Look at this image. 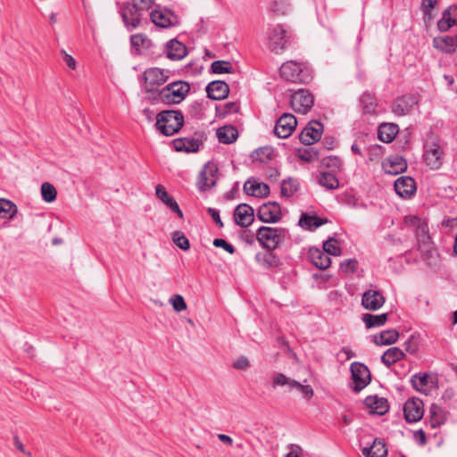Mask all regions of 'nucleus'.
<instances>
[{"instance_id": "1", "label": "nucleus", "mask_w": 457, "mask_h": 457, "mask_svg": "<svg viewBox=\"0 0 457 457\" xmlns=\"http://www.w3.org/2000/svg\"><path fill=\"white\" fill-rule=\"evenodd\" d=\"M404 223L414 228L418 250L421 253L422 259L428 261L434 257L436 250L429 235L428 222L416 215L404 217Z\"/></svg>"}, {"instance_id": "2", "label": "nucleus", "mask_w": 457, "mask_h": 457, "mask_svg": "<svg viewBox=\"0 0 457 457\" xmlns=\"http://www.w3.org/2000/svg\"><path fill=\"white\" fill-rule=\"evenodd\" d=\"M154 4V0H132L125 2L120 8V15L128 30L141 26L143 21L147 22V14Z\"/></svg>"}, {"instance_id": "3", "label": "nucleus", "mask_w": 457, "mask_h": 457, "mask_svg": "<svg viewBox=\"0 0 457 457\" xmlns=\"http://www.w3.org/2000/svg\"><path fill=\"white\" fill-rule=\"evenodd\" d=\"M185 123V117L179 110H163L157 113L154 127L160 134L170 137L179 132Z\"/></svg>"}, {"instance_id": "4", "label": "nucleus", "mask_w": 457, "mask_h": 457, "mask_svg": "<svg viewBox=\"0 0 457 457\" xmlns=\"http://www.w3.org/2000/svg\"><path fill=\"white\" fill-rule=\"evenodd\" d=\"M190 84L184 80H177L169 83L163 88L157 91L154 100H160L167 105L180 104L190 91Z\"/></svg>"}, {"instance_id": "5", "label": "nucleus", "mask_w": 457, "mask_h": 457, "mask_svg": "<svg viewBox=\"0 0 457 457\" xmlns=\"http://www.w3.org/2000/svg\"><path fill=\"white\" fill-rule=\"evenodd\" d=\"M282 79L292 83L307 84L312 79V71L305 64L295 61H287L279 68Z\"/></svg>"}, {"instance_id": "6", "label": "nucleus", "mask_w": 457, "mask_h": 457, "mask_svg": "<svg viewBox=\"0 0 457 457\" xmlns=\"http://www.w3.org/2000/svg\"><path fill=\"white\" fill-rule=\"evenodd\" d=\"M287 234V229L284 228L262 226L256 231V239L262 248L274 251L285 241Z\"/></svg>"}, {"instance_id": "7", "label": "nucleus", "mask_w": 457, "mask_h": 457, "mask_svg": "<svg viewBox=\"0 0 457 457\" xmlns=\"http://www.w3.org/2000/svg\"><path fill=\"white\" fill-rule=\"evenodd\" d=\"M445 151L436 137H429L424 144V162L430 169H439L444 161Z\"/></svg>"}, {"instance_id": "8", "label": "nucleus", "mask_w": 457, "mask_h": 457, "mask_svg": "<svg viewBox=\"0 0 457 457\" xmlns=\"http://www.w3.org/2000/svg\"><path fill=\"white\" fill-rule=\"evenodd\" d=\"M291 32L287 30L283 25L277 24L270 29L268 46L271 52L282 53L291 42Z\"/></svg>"}, {"instance_id": "9", "label": "nucleus", "mask_w": 457, "mask_h": 457, "mask_svg": "<svg viewBox=\"0 0 457 457\" xmlns=\"http://www.w3.org/2000/svg\"><path fill=\"white\" fill-rule=\"evenodd\" d=\"M170 78V71L162 70L157 67L148 68L143 73V79L149 87L145 91L152 94H156L157 87L163 85Z\"/></svg>"}, {"instance_id": "10", "label": "nucleus", "mask_w": 457, "mask_h": 457, "mask_svg": "<svg viewBox=\"0 0 457 457\" xmlns=\"http://www.w3.org/2000/svg\"><path fill=\"white\" fill-rule=\"evenodd\" d=\"M313 104L314 96L308 89L299 88L291 95L290 105L298 113H307Z\"/></svg>"}, {"instance_id": "11", "label": "nucleus", "mask_w": 457, "mask_h": 457, "mask_svg": "<svg viewBox=\"0 0 457 457\" xmlns=\"http://www.w3.org/2000/svg\"><path fill=\"white\" fill-rule=\"evenodd\" d=\"M353 381V390L355 393L361 392L371 381V374L368 367L361 362L354 361L350 367Z\"/></svg>"}, {"instance_id": "12", "label": "nucleus", "mask_w": 457, "mask_h": 457, "mask_svg": "<svg viewBox=\"0 0 457 457\" xmlns=\"http://www.w3.org/2000/svg\"><path fill=\"white\" fill-rule=\"evenodd\" d=\"M218 170L214 162H208L204 164L197 178L196 186L199 191L205 192L216 185Z\"/></svg>"}, {"instance_id": "13", "label": "nucleus", "mask_w": 457, "mask_h": 457, "mask_svg": "<svg viewBox=\"0 0 457 457\" xmlns=\"http://www.w3.org/2000/svg\"><path fill=\"white\" fill-rule=\"evenodd\" d=\"M418 104L419 96L417 95H403L393 101L391 111L397 116H405L409 114Z\"/></svg>"}, {"instance_id": "14", "label": "nucleus", "mask_w": 457, "mask_h": 457, "mask_svg": "<svg viewBox=\"0 0 457 457\" xmlns=\"http://www.w3.org/2000/svg\"><path fill=\"white\" fill-rule=\"evenodd\" d=\"M281 217V206L277 202L264 203L257 210L258 220L264 223H276Z\"/></svg>"}, {"instance_id": "15", "label": "nucleus", "mask_w": 457, "mask_h": 457, "mask_svg": "<svg viewBox=\"0 0 457 457\" xmlns=\"http://www.w3.org/2000/svg\"><path fill=\"white\" fill-rule=\"evenodd\" d=\"M424 415L423 401L418 397L408 399L403 404V416L408 423L420 421Z\"/></svg>"}, {"instance_id": "16", "label": "nucleus", "mask_w": 457, "mask_h": 457, "mask_svg": "<svg viewBox=\"0 0 457 457\" xmlns=\"http://www.w3.org/2000/svg\"><path fill=\"white\" fill-rule=\"evenodd\" d=\"M296 118L292 113H283L276 121L274 134L279 138H287L295 130Z\"/></svg>"}, {"instance_id": "17", "label": "nucleus", "mask_w": 457, "mask_h": 457, "mask_svg": "<svg viewBox=\"0 0 457 457\" xmlns=\"http://www.w3.org/2000/svg\"><path fill=\"white\" fill-rule=\"evenodd\" d=\"M323 128V124L319 120H312L309 121L299 135L301 143L305 145H312L318 142L321 137Z\"/></svg>"}, {"instance_id": "18", "label": "nucleus", "mask_w": 457, "mask_h": 457, "mask_svg": "<svg viewBox=\"0 0 457 457\" xmlns=\"http://www.w3.org/2000/svg\"><path fill=\"white\" fill-rule=\"evenodd\" d=\"M198 137H178L172 140V146L176 152L196 153L204 145L203 134L195 133Z\"/></svg>"}, {"instance_id": "19", "label": "nucleus", "mask_w": 457, "mask_h": 457, "mask_svg": "<svg viewBox=\"0 0 457 457\" xmlns=\"http://www.w3.org/2000/svg\"><path fill=\"white\" fill-rule=\"evenodd\" d=\"M386 303V297L383 293L375 289L366 290L361 296V305L369 311H377Z\"/></svg>"}, {"instance_id": "20", "label": "nucleus", "mask_w": 457, "mask_h": 457, "mask_svg": "<svg viewBox=\"0 0 457 457\" xmlns=\"http://www.w3.org/2000/svg\"><path fill=\"white\" fill-rule=\"evenodd\" d=\"M233 217L237 225L246 228L254 220V210L247 204H239L234 210Z\"/></svg>"}, {"instance_id": "21", "label": "nucleus", "mask_w": 457, "mask_h": 457, "mask_svg": "<svg viewBox=\"0 0 457 457\" xmlns=\"http://www.w3.org/2000/svg\"><path fill=\"white\" fill-rule=\"evenodd\" d=\"M395 193L402 198H409L416 192V182L409 176L398 178L394 184Z\"/></svg>"}, {"instance_id": "22", "label": "nucleus", "mask_w": 457, "mask_h": 457, "mask_svg": "<svg viewBox=\"0 0 457 457\" xmlns=\"http://www.w3.org/2000/svg\"><path fill=\"white\" fill-rule=\"evenodd\" d=\"M410 382L414 390L427 395L428 387L436 384L437 378H433L428 372H419L411 376Z\"/></svg>"}, {"instance_id": "23", "label": "nucleus", "mask_w": 457, "mask_h": 457, "mask_svg": "<svg viewBox=\"0 0 457 457\" xmlns=\"http://www.w3.org/2000/svg\"><path fill=\"white\" fill-rule=\"evenodd\" d=\"M207 97L212 100H223L228 96L229 87L223 80H213L206 86Z\"/></svg>"}, {"instance_id": "24", "label": "nucleus", "mask_w": 457, "mask_h": 457, "mask_svg": "<svg viewBox=\"0 0 457 457\" xmlns=\"http://www.w3.org/2000/svg\"><path fill=\"white\" fill-rule=\"evenodd\" d=\"M364 404L372 414L382 416L389 411V403L385 397L369 395L364 399Z\"/></svg>"}, {"instance_id": "25", "label": "nucleus", "mask_w": 457, "mask_h": 457, "mask_svg": "<svg viewBox=\"0 0 457 457\" xmlns=\"http://www.w3.org/2000/svg\"><path fill=\"white\" fill-rule=\"evenodd\" d=\"M449 412L437 403H432L429 407L428 424L432 428L444 425L448 419Z\"/></svg>"}, {"instance_id": "26", "label": "nucleus", "mask_w": 457, "mask_h": 457, "mask_svg": "<svg viewBox=\"0 0 457 457\" xmlns=\"http://www.w3.org/2000/svg\"><path fill=\"white\" fill-rule=\"evenodd\" d=\"M308 259L316 268L325 270L331 265V258L318 247L312 246L309 248Z\"/></svg>"}, {"instance_id": "27", "label": "nucleus", "mask_w": 457, "mask_h": 457, "mask_svg": "<svg viewBox=\"0 0 457 457\" xmlns=\"http://www.w3.org/2000/svg\"><path fill=\"white\" fill-rule=\"evenodd\" d=\"M165 53L171 61H179L187 54V46L177 38H172L165 44Z\"/></svg>"}, {"instance_id": "28", "label": "nucleus", "mask_w": 457, "mask_h": 457, "mask_svg": "<svg viewBox=\"0 0 457 457\" xmlns=\"http://www.w3.org/2000/svg\"><path fill=\"white\" fill-rule=\"evenodd\" d=\"M385 171L391 175H397L406 170V160L400 155H391L387 158V162L383 164Z\"/></svg>"}, {"instance_id": "29", "label": "nucleus", "mask_w": 457, "mask_h": 457, "mask_svg": "<svg viewBox=\"0 0 457 457\" xmlns=\"http://www.w3.org/2000/svg\"><path fill=\"white\" fill-rule=\"evenodd\" d=\"M328 222V220L327 218H320L318 215H310L307 212H303L298 225L303 229L313 231Z\"/></svg>"}, {"instance_id": "30", "label": "nucleus", "mask_w": 457, "mask_h": 457, "mask_svg": "<svg viewBox=\"0 0 457 457\" xmlns=\"http://www.w3.org/2000/svg\"><path fill=\"white\" fill-rule=\"evenodd\" d=\"M155 195L163 204H165L172 212L178 214L179 218H183V212L180 210L176 200L169 195L165 187L162 185H157L155 188Z\"/></svg>"}, {"instance_id": "31", "label": "nucleus", "mask_w": 457, "mask_h": 457, "mask_svg": "<svg viewBox=\"0 0 457 457\" xmlns=\"http://www.w3.org/2000/svg\"><path fill=\"white\" fill-rule=\"evenodd\" d=\"M433 46L441 52L453 54L457 49V37H437L433 39Z\"/></svg>"}, {"instance_id": "32", "label": "nucleus", "mask_w": 457, "mask_h": 457, "mask_svg": "<svg viewBox=\"0 0 457 457\" xmlns=\"http://www.w3.org/2000/svg\"><path fill=\"white\" fill-rule=\"evenodd\" d=\"M244 192L254 197L265 198L270 195V187L265 183L253 182L248 179L244 184Z\"/></svg>"}, {"instance_id": "33", "label": "nucleus", "mask_w": 457, "mask_h": 457, "mask_svg": "<svg viewBox=\"0 0 457 457\" xmlns=\"http://www.w3.org/2000/svg\"><path fill=\"white\" fill-rule=\"evenodd\" d=\"M361 453L365 457H386L388 451L385 441L376 438L371 445L363 447Z\"/></svg>"}, {"instance_id": "34", "label": "nucleus", "mask_w": 457, "mask_h": 457, "mask_svg": "<svg viewBox=\"0 0 457 457\" xmlns=\"http://www.w3.org/2000/svg\"><path fill=\"white\" fill-rule=\"evenodd\" d=\"M399 132V127L395 123H382L378 129V137L384 143H391Z\"/></svg>"}, {"instance_id": "35", "label": "nucleus", "mask_w": 457, "mask_h": 457, "mask_svg": "<svg viewBox=\"0 0 457 457\" xmlns=\"http://www.w3.org/2000/svg\"><path fill=\"white\" fill-rule=\"evenodd\" d=\"M255 261L266 269L278 268L282 264L279 257L273 251L256 253Z\"/></svg>"}, {"instance_id": "36", "label": "nucleus", "mask_w": 457, "mask_h": 457, "mask_svg": "<svg viewBox=\"0 0 457 457\" xmlns=\"http://www.w3.org/2000/svg\"><path fill=\"white\" fill-rule=\"evenodd\" d=\"M216 135L220 143L229 145L237 140L238 130L233 125H225L217 129Z\"/></svg>"}, {"instance_id": "37", "label": "nucleus", "mask_w": 457, "mask_h": 457, "mask_svg": "<svg viewBox=\"0 0 457 457\" xmlns=\"http://www.w3.org/2000/svg\"><path fill=\"white\" fill-rule=\"evenodd\" d=\"M405 353L399 347H390L388 348L381 356L382 363L390 368L393 364L396 363L398 361L404 359Z\"/></svg>"}, {"instance_id": "38", "label": "nucleus", "mask_w": 457, "mask_h": 457, "mask_svg": "<svg viewBox=\"0 0 457 457\" xmlns=\"http://www.w3.org/2000/svg\"><path fill=\"white\" fill-rule=\"evenodd\" d=\"M399 338V332L396 329L381 331L373 336V343L376 345H389L395 344Z\"/></svg>"}, {"instance_id": "39", "label": "nucleus", "mask_w": 457, "mask_h": 457, "mask_svg": "<svg viewBox=\"0 0 457 457\" xmlns=\"http://www.w3.org/2000/svg\"><path fill=\"white\" fill-rule=\"evenodd\" d=\"M158 8L152 10L148 12L147 15L150 16L151 21L161 28H169L172 26V22L170 18L165 13L164 11L160 10V5H157Z\"/></svg>"}, {"instance_id": "40", "label": "nucleus", "mask_w": 457, "mask_h": 457, "mask_svg": "<svg viewBox=\"0 0 457 457\" xmlns=\"http://www.w3.org/2000/svg\"><path fill=\"white\" fill-rule=\"evenodd\" d=\"M388 313H381L378 315L371 313H363L361 316V320L365 324V327L367 328H372L385 325L388 320Z\"/></svg>"}, {"instance_id": "41", "label": "nucleus", "mask_w": 457, "mask_h": 457, "mask_svg": "<svg viewBox=\"0 0 457 457\" xmlns=\"http://www.w3.org/2000/svg\"><path fill=\"white\" fill-rule=\"evenodd\" d=\"M318 183L328 190H335L339 187V180L335 172L321 171L318 178Z\"/></svg>"}, {"instance_id": "42", "label": "nucleus", "mask_w": 457, "mask_h": 457, "mask_svg": "<svg viewBox=\"0 0 457 457\" xmlns=\"http://www.w3.org/2000/svg\"><path fill=\"white\" fill-rule=\"evenodd\" d=\"M274 151L270 146H263L254 150L251 154V158L253 162L267 163L272 160Z\"/></svg>"}, {"instance_id": "43", "label": "nucleus", "mask_w": 457, "mask_h": 457, "mask_svg": "<svg viewBox=\"0 0 457 457\" xmlns=\"http://www.w3.org/2000/svg\"><path fill=\"white\" fill-rule=\"evenodd\" d=\"M361 106L363 113L375 114L378 107L375 95L368 92L364 93L361 97Z\"/></svg>"}, {"instance_id": "44", "label": "nucleus", "mask_w": 457, "mask_h": 457, "mask_svg": "<svg viewBox=\"0 0 457 457\" xmlns=\"http://www.w3.org/2000/svg\"><path fill=\"white\" fill-rule=\"evenodd\" d=\"M299 189V182L296 179L288 178L283 179L280 185V194L284 197L293 196Z\"/></svg>"}, {"instance_id": "45", "label": "nucleus", "mask_w": 457, "mask_h": 457, "mask_svg": "<svg viewBox=\"0 0 457 457\" xmlns=\"http://www.w3.org/2000/svg\"><path fill=\"white\" fill-rule=\"evenodd\" d=\"M18 212L16 204L7 199L0 198V218L12 219Z\"/></svg>"}, {"instance_id": "46", "label": "nucleus", "mask_w": 457, "mask_h": 457, "mask_svg": "<svg viewBox=\"0 0 457 457\" xmlns=\"http://www.w3.org/2000/svg\"><path fill=\"white\" fill-rule=\"evenodd\" d=\"M296 156L304 162H312L320 158V152L315 147L308 145L305 148H298Z\"/></svg>"}, {"instance_id": "47", "label": "nucleus", "mask_w": 457, "mask_h": 457, "mask_svg": "<svg viewBox=\"0 0 457 457\" xmlns=\"http://www.w3.org/2000/svg\"><path fill=\"white\" fill-rule=\"evenodd\" d=\"M130 44L137 53H140V47L149 49L153 46L152 40L142 33L131 35Z\"/></svg>"}, {"instance_id": "48", "label": "nucleus", "mask_w": 457, "mask_h": 457, "mask_svg": "<svg viewBox=\"0 0 457 457\" xmlns=\"http://www.w3.org/2000/svg\"><path fill=\"white\" fill-rule=\"evenodd\" d=\"M320 166L329 169L331 172H339L342 170V160L338 156L330 155L321 159Z\"/></svg>"}, {"instance_id": "49", "label": "nucleus", "mask_w": 457, "mask_h": 457, "mask_svg": "<svg viewBox=\"0 0 457 457\" xmlns=\"http://www.w3.org/2000/svg\"><path fill=\"white\" fill-rule=\"evenodd\" d=\"M211 72L214 74L233 73L234 68L230 62L218 60L212 62Z\"/></svg>"}, {"instance_id": "50", "label": "nucleus", "mask_w": 457, "mask_h": 457, "mask_svg": "<svg viewBox=\"0 0 457 457\" xmlns=\"http://www.w3.org/2000/svg\"><path fill=\"white\" fill-rule=\"evenodd\" d=\"M41 195L45 202L52 203L56 199L57 191L51 183L44 182L41 186Z\"/></svg>"}, {"instance_id": "51", "label": "nucleus", "mask_w": 457, "mask_h": 457, "mask_svg": "<svg viewBox=\"0 0 457 457\" xmlns=\"http://www.w3.org/2000/svg\"><path fill=\"white\" fill-rule=\"evenodd\" d=\"M323 252L326 253L328 256H339L341 254V248L337 245V241L334 237H329L323 243L322 245Z\"/></svg>"}, {"instance_id": "52", "label": "nucleus", "mask_w": 457, "mask_h": 457, "mask_svg": "<svg viewBox=\"0 0 457 457\" xmlns=\"http://www.w3.org/2000/svg\"><path fill=\"white\" fill-rule=\"evenodd\" d=\"M293 382H296V380L287 378L283 373H276L272 378V386L275 388L277 386H288L289 390H292L294 389Z\"/></svg>"}, {"instance_id": "53", "label": "nucleus", "mask_w": 457, "mask_h": 457, "mask_svg": "<svg viewBox=\"0 0 457 457\" xmlns=\"http://www.w3.org/2000/svg\"><path fill=\"white\" fill-rule=\"evenodd\" d=\"M172 240L174 244L181 250L187 251L190 248V243L186 235L181 231H174L172 233Z\"/></svg>"}, {"instance_id": "54", "label": "nucleus", "mask_w": 457, "mask_h": 457, "mask_svg": "<svg viewBox=\"0 0 457 457\" xmlns=\"http://www.w3.org/2000/svg\"><path fill=\"white\" fill-rule=\"evenodd\" d=\"M405 351L410 354H416L420 347V335H411L403 344Z\"/></svg>"}, {"instance_id": "55", "label": "nucleus", "mask_w": 457, "mask_h": 457, "mask_svg": "<svg viewBox=\"0 0 457 457\" xmlns=\"http://www.w3.org/2000/svg\"><path fill=\"white\" fill-rule=\"evenodd\" d=\"M455 24V21L452 19L449 10H445L443 17L437 21V29L441 32L449 30Z\"/></svg>"}, {"instance_id": "56", "label": "nucleus", "mask_w": 457, "mask_h": 457, "mask_svg": "<svg viewBox=\"0 0 457 457\" xmlns=\"http://www.w3.org/2000/svg\"><path fill=\"white\" fill-rule=\"evenodd\" d=\"M358 265L356 259H346L340 263V269L345 273L353 274L356 272Z\"/></svg>"}, {"instance_id": "57", "label": "nucleus", "mask_w": 457, "mask_h": 457, "mask_svg": "<svg viewBox=\"0 0 457 457\" xmlns=\"http://www.w3.org/2000/svg\"><path fill=\"white\" fill-rule=\"evenodd\" d=\"M170 302L173 309L179 312L187 309V303L184 297L180 295H174L170 297Z\"/></svg>"}, {"instance_id": "58", "label": "nucleus", "mask_w": 457, "mask_h": 457, "mask_svg": "<svg viewBox=\"0 0 457 457\" xmlns=\"http://www.w3.org/2000/svg\"><path fill=\"white\" fill-rule=\"evenodd\" d=\"M239 111V106L235 102H228L224 104L222 110H220L218 106H216V112L219 113V116H226L229 113H236Z\"/></svg>"}, {"instance_id": "59", "label": "nucleus", "mask_w": 457, "mask_h": 457, "mask_svg": "<svg viewBox=\"0 0 457 457\" xmlns=\"http://www.w3.org/2000/svg\"><path fill=\"white\" fill-rule=\"evenodd\" d=\"M215 247H220L224 249L227 253L230 254H234L236 253V248L233 245L229 244L223 238H215L212 242Z\"/></svg>"}, {"instance_id": "60", "label": "nucleus", "mask_w": 457, "mask_h": 457, "mask_svg": "<svg viewBox=\"0 0 457 457\" xmlns=\"http://www.w3.org/2000/svg\"><path fill=\"white\" fill-rule=\"evenodd\" d=\"M293 386L294 389L295 388L302 392L307 399H311L314 395L312 387L309 385H303L300 382L296 381L293 382Z\"/></svg>"}, {"instance_id": "61", "label": "nucleus", "mask_w": 457, "mask_h": 457, "mask_svg": "<svg viewBox=\"0 0 457 457\" xmlns=\"http://www.w3.org/2000/svg\"><path fill=\"white\" fill-rule=\"evenodd\" d=\"M206 211L208 214L212 218L213 221L218 226V228H222L224 227V223L220 217L219 210L212 207H209L207 208Z\"/></svg>"}, {"instance_id": "62", "label": "nucleus", "mask_w": 457, "mask_h": 457, "mask_svg": "<svg viewBox=\"0 0 457 457\" xmlns=\"http://www.w3.org/2000/svg\"><path fill=\"white\" fill-rule=\"evenodd\" d=\"M287 448L290 449V452L287 453L285 457H302L303 449L300 445L295 444H289Z\"/></svg>"}, {"instance_id": "63", "label": "nucleus", "mask_w": 457, "mask_h": 457, "mask_svg": "<svg viewBox=\"0 0 457 457\" xmlns=\"http://www.w3.org/2000/svg\"><path fill=\"white\" fill-rule=\"evenodd\" d=\"M249 366H250V362H249L248 359L245 356H240L233 363V367L235 369L240 370H246Z\"/></svg>"}, {"instance_id": "64", "label": "nucleus", "mask_w": 457, "mask_h": 457, "mask_svg": "<svg viewBox=\"0 0 457 457\" xmlns=\"http://www.w3.org/2000/svg\"><path fill=\"white\" fill-rule=\"evenodd\" d=\"M413 438L420 445H425L427 443L426 433L423 429L416 430L413 433Z\"/></svg>"}]
</instances>
